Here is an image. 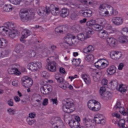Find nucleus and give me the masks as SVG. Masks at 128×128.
<instances>
[{
    "mask_svg": "<svg viewBox=\"0 0 128 128\" xmlns=\"http://www.w3.org/2000/svg\"><path fill=\"white\" fill-rule=\"evenodd\" d=\"M27 122H28V124L30 126H32V124L36 122V120L34 119H30V118H27Z\"/></svg>",
    "mask_w": 128,
    "mask_h": 128,
    "instance_id": "6e6d98bb",
    "label": "nucleus"
},
{
    "mask_svg": "<svg viewBox=\"0 0 128 128\" xmlns=\"http://www.w3.org/2000/svg\"><path fill=\"white\" fill-rule=\"evenodd\" d=\"M83 124H84L86 128H96L94 125L92 124V122L88 118L85 117L83 118Z\"/></svg>",
    "mask_w": 128,
    "mask_h": 128,
    "instance_id": "9d476101",
    "label": "nucleus"
},
{
    "mask_svg": "<svg viewBox=\"0 0 128 128\" xmlns=\"http://www.w3.org/2000/svg\"><path fill=\"white\" fill-rule=\"evenodd\" d=\"M4 12H12V10H14V7H12V6L9 4L6 5L4 8Z\"/></svg>",
    "mask_w": 128,
    "mask_h": 128,
    "instance_id": "c9c22d12",
    "label": "nucleus"
},
{
    "mask_svg": "<svg viewBox=\"0 0 128 128\" xmlns=\"http://www.w3.org/2000/svg\"><path fill=\"white\" fill-rule=\"evenodd\" d=\"M72 30L75 32H80V30H82V26L79 24H75L72 26Z\"/></svg>",
    "mask_w": 128,
    "mask_h": 128,
    "instance_id": "f704fd0d",
    "label": "nucleus"
},
{
    "mask_svg": "<svg viewBox=\"0 0 128 128\" xmlns=\"http://www.w3.org/2000/svg\"><path fill=\"white\" fill-rule=\"evenodd\" d=\"M70 18L72 20H78V14H76V12H73L70 16Z\"/></svg>",
    "mask_w": 128,
    "mask_h": 128,
    "instance_id": "603ef678",
    "label": "nucleus"
},
{
    "mask_svg": "<svg viewBox=\"0 0 128 128\" xmlns=\"http://www.w3.org/2000/svg\"><path fill=\"white\" fill-rule=\"evenodd\" d=\"M106 30H111V32H110V34L114 32V30H112V26L110 24H108V26H106Z\"/></svg>",
    "mask_w": 128,
    "mask_h": 128,
    "instance_id": "13d9d810",
    "label": "nucleus"
},
{
    "mask_svg": "<svg viewBox=\"0 0 128 128\" xmlns=\"http://www.w3.org/2000/svg\"><path fill=\"white\" fill-rule=\"evenodd\" d=\"M92 30H100L102 28V26L98 24H96V22L95 24L93 26L92 28Z\"/></svg>",
    "mask_w": 128,
    "mask_h": 128,
    "instance_id": "49530a36",
    "label": "nucleus"
},
{
    "mask_svg": "<svg viewBox=\"0 0 128 128\" xmlns=\"http://www.w3.org/2000/svg\"><path fill=\"white\" fill-rule=\"evenodd\" d=\"M106 72L108 74L112 76V74H116V68L114 66H110L107 68Z\"/></svg>",
    "mask_w": 128,
    "mask_h": 128,
    "instance_id": "412c9836",
    "label": "nucleus"
},
{
    "mask_svg": "<svg viewBox=\"0 0 128 128\" xmlns=\"http://www.w3.org/2000/svg\"><path fill=\"white\" fill-rule=\"evenodd\" d=\"M92 76L93 78V80H94V82H98L100 80V76L99 75L96 76V72H92Z\"/></svg>",
    "mask_w": 128,
    "mask_h": 128,
    "instance_id": "e433bc0d",
    "label": "nucleus"
},
{
    "mask_svg": "<svg viewBox=\"0 0 128 128\" xmlns=\"http://www.w3.org/2000/svg\"><path fill=\"white\" fill-rule=\"evenodd\" d=\"M6 41L4 38H0V48H6Z\"/></svg>",
    "mask_w": 128,
    "mask_h": 128,
    "instance_id": "79ce46f5",
    "label": "nucleus"
},
{
    "mask_svg": "<svg viewBox=\"0 0 128 128\" xmlns=\"http://www.w3.org/2000/svg\"><path fill=\"white\" fill-rule=\"evenodd\" d=\"M36 52L32 50H28L27 53V56L30 58H34L36 56Z\"/></svg>",
    "mask_w": 128,
    "mask_h": 128,
    "instance_id": "72a5a7b5",
    "label": "nucleus"
},
{
    "mask_svg": "<svg viewBox=\"0 0 128 128\" xmlns=\"http://www.w3.org/2000/svg\"><path fill=\"white\" fill-rule=\"evenodd\" d=\"M10 2L13 4H20L21 0H9Z\"/></svg>",
    "mask_w": 128,
    "mask_h": 128,
    "instance_id": "4d7b16f0",
    "label": "nucleus"
},
{
    "mask_svg": "<svg viewBox=\"0 0 128 128\" xmlns=\"http://www.w3.org/2000/svg\"><path fill=\"white\" fill-rule=\"evenodd\" d=\"M20 16L22 22H26L30 20H32L34 16V14L32 13V16L28 14V10L22 9L20 10Z\"/></svg>",
    "mask_w": 128,
    "mask_h": 128,
    "instance_id": "7ed1b4c3",
    "label": "nucleus"
},
{
    "mask_svg": "<svg viewBox=\"0 0 128 128\" xmlns=\"http://www.w3.org/2000/svg\"><path fill=\"white\" fill-rule=\"evenodd\" d=\"M93 107V108L92 109V112H98V110H100V102L96 101L95 105Z\"/></svg>",
    "mask_w": 128,
    "mask_h": 128,
    "instance_id": "473e14b6",
    "label": "nucleus"
},
{
    "mask_svg": "<svg viewBox=\"0 0 128 128\" xmlns=\"http://www.w3.org/2000/svg\"><path fill=\"white\" fill-rule=\"evenodd\" d=\"M98 10H100V12H101L102 14V16H104L105 15H108V11H106V7L104 6V4H100L98 8Z\"/></svg>",
    "mask_w": 128,
    "mask_h": 128,
    "instance_id": "c85d7f7f",
    "label": "nucleus"
},
{
    "mask_svg": "<svg viewBox=\"0 0 128 128\" xmlns=\"http://www.w3.org/2000/svg\"><path fill=\"white\" fill-rule=\"evenodd\" d=\"M7 104L8 106H14V102L12 101V100H10L7 102Z\"/></svg>",
    "mask_w": 128,
    "mask_h": 128,
    "instance_id": "338daca9",
    "label": "nucleus"
},
{
    "mask_svg": "<svg viewBox=\"0 0 128 128\" xmlns=\"http://www.w3.org/2000/svg\"><path fill=\"white\" fill-rule=\"evenodd\" d=\"M8 54V51L7 50H4L0 52V56H1V58H4V56H6Z\"/></svg>",
    "mask_w": 128,
    "mask_h": 128,
    "instance_id": "de8ad7c7",
    "label": "nucleus"
},
{
    "mask_svg": "<svg viewBox=\"0 0 128 128\" xmlns=\"http://www.w3.org/2000/svg\"><path fill=\"white\" fill-rule=\"evenodd\" d=\"M50 124L54 126V128H64V123L60 117H56L52 119Z\"/></svg>",
    "mask_w": 128,
    "mask_h": 128,
    "instance_id": "20e7f679",
    "label": "nucleus"
},
{
    "mask_svg": "<svg viewBox=\"0 0 128 128\" xmlns=\"http://www.w3.org/2000/svg\"><path fill=\"white\" fill-rule=\"evenodd\" d=\"M38 14H39V16H42L44 14H46V10H44L42 8H40L38 11Z\"/></svg>",
    "mask_w": 128,
    "mask_h": 128,
    "instance_id": "09e8293b",
    "label": "nucleus"
},
{
    "mask_svg": "<svg viewBox=\"0 0 128 128\" xmlns=\"http://www.w3.org/2000/svg\"><path fill=\"white\" fill-rule=\"evenodd\" d=\"M58 82L60 84H64V79L62 77L60 78L59 79L57 80Z\"/></svg>",
    "mask_w": 128,
    "mask_h": 128,
    "instance_id": "e2e57ef3",
    "label": "nucleus"
},
{
    "mask_svg": "<svg viewBox=\"0 0 128 128\" xmlns=\"http://www.w3.org/2000/svg\"><path fill=\"white\" fill-rule=\"evenodd\" d=\"M96 20H92L86 22L87 26H92V28L96 24Z\"/></svg>",
    "mask_w": 128,
    "mask_h": 128,
    "instance_id": "a19ab883",
    "label": "nucleus"
},
{
    "mask_svg": "<svg viewBox=\"0 0 128 128\" xmlns=\"http://www.w3.org/2000/svg\"><path fill=\"white\" fill-rule=\"evenodd\" d=\"M110 84H111L112 86H114V88H116L118 86V81L116 80H113L110 82Z\"/></svg>",
    "mask_w": 128,
    "mask_h": 128,
    "instance_id": "864d4df0",
    "label": "nucleus"
},
{
    "mask_svg": "<svg viewBox=\"0 0 128 128\" xmlns=\"http://www.w3.org/2000/svg\"><path fill=\"white\" fill-rule=\"evenodd\" d=\"M8 32H9V36L11 38H14L20 35V32L16 29L10 30L8 31Z\"/></svg>",
    "mask_w": 128,
    "mask_h": 128,
    "instance_id": "6ab92c4d",
    "label": "nucleus"
},
{
    "mask_svg": "<svg viewBox=\"0 0 128 128\" xmlns=\"http://www.w3.org/2000/svg\"><path fill=\"white\" fill-rule=\"evenodd\" d=\"M118 90L120 92H122V94H124V92H126V87L124 84H120L119 86Z\"/></svg>",
    "mask_w": 128,
    "mask_h": 128,
    "instance_id": "4c0bfd02",
    "label": "nucleus"
},
{
    "mask_svg": "<svg viewBox=\"0 0 128 128\" xmlns=\"http://www.w3.org/2000/svg\"><path fill=\"white\" fill-rule=\"evenodd\" d=\"M87 48L88 49V50L90 52H92L94 50V46H89Z\"/></svg>",
    "mask_w": 128,
    "mask_h": 128,
    "instance_id": "0e129e2a",
    "label": "nucleus"
},
{
    "mask_svg": "<svg viewBox=\"0 0 128 128\" xmlns=\"http://www.w3.org/2000/svg\"><path fill=\"white\" fill-rule=\"evenodd\" d=\"M104 59H100L94 64V66L96 68H104L108 66V64L102 62Z\"/></svg>",
    "mask_w": 128,
    "mask_h": 128,
    "instance_id": "ddd939ff",
    "label": "nucleus"
},
{
    "mask_svg": "<svg viewBox=\"0 0 128 128\" xmlns=\"http://www.w3.org/2000/svg\"><path fill=\"white\" fill-rule=\"evenodd\" d=\"M118 42L121 44H126L128 42V39L125 36H120L118 38Z\"/></svg>",
    "mask_w": 128,
    "mask_h": 128,
    "instance_id": "58836bf2",
    "label": "nucleus"
},
{
    "mask_svg": "<svg viewBox=\"0 0 128 128\" xmlns=\"http://www.w3.org/2000/svg\"><path fill=\"white\" fill-rule=\"evenodd\" d=\"M108 12L110 14L111 16H116L118 12L116 11V10H114V8L112 6H108Z\"/></svg>",
    "mask_w": 128,
    "mask_h": 128,
    "instance_id": "a878e982",
    "label": "nucleus"
},
{
    "mask_svg": "<svg viewBox=\"0 0 128 128\" xmlns=\"http://www.w3.org/2000/svg\"><path fill=\"white\" fill-rule=\"evenodd\" d=\"M83 80L86 84H90V78H84L83 76Z\"/></svg>",
    "mask_w": 128,
    "mask_h": 128,
    "instance_id": "bf43d9fd",
    "label": "nucleus"
},
{
    "mask_svg": "<svg viewBox=\"0 0 128 128\" xmlns=\"http://www.w3.org/2000/svg\"><path fill=\"white\" fill-rule=\"evenodd\" d=\"M94 55L92 54H89L88 55L86 58V60H88V62H90V60H94Z\"/></svg>",
    "mask_w": 128,
    "mask_h": 128,
    "instance_id": "5fc2aeb1",
    "label": "nucleus"
},
{
    "mask_svg": "<svg viewBox=\"0 0 128 128\" xmlns=\"http://www.w3.org/2000/svg\"><path fill=\"white\" fill-rule=\"evenodd\" d=\"M108 44L110 46V48H115L118 44V40L114 38H108L106 40Z\"/></svg>",
    "mask_w": 128,
    "mask_h": 128,
    "instance_id": "4468645a",
    "label": "nucleus"
},
{
    "mask_svg": "<svg viewBox=\"0 0 128 128\" xmlns=\"http://www.w3.org/2000/svg\"><path fill=\"white\" fill-rule=\"evenodd\" d=\"M50 102H52V104H56V106H58V98H51L50 100Z\"/></svg>",
    "mask_w": 128,
    "mask_h": 128,
    "instance_id": "680f3d73",
    "label": "nucleus"
},
{
    "mask_svg": "<svg viewBox=\"0 0 128 128\" xmlns=\"http://www.w3.org/2000/svg\"><path fill=\"white\" fill-rule=\"evenodd\" d=\"M32 34V32L30 30H24L22 32V37L20 39V42H24V38H28V36H30Z\"/></svg>",
    "mask_w": 128,
    "mask_h": 128,
    "instance_id": "f3484780",
    "label": "nucleus"
},
{
    "mask_svg": "<svg viewBox=\"0 0 128 128\" xmlns=\"http://www.w3.org/2000/svg\"><path fill=\"white\" fill-rule=\"evenodd\" d=\"M98 24H100L102 28H104L106 26V20L104 18H99L97 20Z\"/></svg>",
    "mask_w": 128,
    "mask_h": 128,
    "instance_id": "393cba45",
    "label": "nucleus"
},
{
    "mask_svg": "<svg viewBox=\"0 0 128 128\" xmlns=\"http://www.w3.org/2000/svg\"><path fill=\"white\" fill-rule=\"evenodd\" d=\"M102 68H97V69H94L92 71V72H95V74H96V76H102Z\"/></svg>",
    "mask_w": 128,
    "mask_h": 128,
    "instance_id": "c03bdc74",
    "label": "nucleus"
},
{
    "mask_svg": "<svg viewBox=\"0 0 128 128\" xmlns=\"http://www.w3.org/2000/svg\"><path fill=\"white\" fill-rule=\"evenodd\" d=\"M68 30V28L66 27V26H63L62 27V30H60V27L56 28L55 32H57V34H62V32H66Z\"/></svg>",
    "mask_w": 128,
    "mask_h": 128,
    "instance_id": "c756f323",
    "label": "nucleus"
},
{
    "mask_svg": "<svg viewBox=\"0 0 128 128\" xmlns=\"http://www.w3.org/2000/svg\"><path fill=\"white\" fill-rule=\"evenodd\" d=\"M96 100H90L88 101V106L90 110H92V109L94 108V105L96 104Z\"/></svg>",
    "mask_w": 128,
    "mask_h": 128,
    "instance_id": "7c9ffc66",
    "label": "nucleus"
},
{
    "mask_svg": "<svg viewBox=\"0 0 128 128\" xmlns=\"http://www.w3.org/2000/svg\"><path fill=\"white\" fill-rule=\"evenodd\" d=\"M9 114L11 116H14L16 114V110L12 108H10L7 110Z\"/></svg>",
    "mask_w": 128,
    "mask_h": 128,
    "instance_id": "8fccbe9b",
    "label": "nucleus"
},
{
    "mask_svg": "<svg viewBox=\"0 0 128 128\" xmlns=\"http://www.w3.org/2000/svg\"><path fill=\"white\" fill-rule=\"evenodd\" d=\"M63 104L62 110L64 112L67 114H70L74 110V108L72 109V108H74V100L72 98H66L62 101Z\"/></svg>",
    "mask_w": 128,
    "mask_h": 128,
    "instance_id": "f257e3e1",
    "label": "nucleus"
},
{
    "mask_svg": "<svg viewBox=\"0 0 128 128\" xmlns=\"http://www.w3.org/2000/svg\"><path fill=\"white\" fill-rule=\"evenodd\" d=\"M93 120L96 124H106V120L104 118V116L100 114L96 115Z\"/></svg>",
    "mask_w": 128,
    "mask_h": 128,
    "instance_id": "6e6552de",
    "label": "nucleus"
},
{
    "mask_svg": "<svg viewBox=\"0 0 128 128\" xmlns=\"http://www.w3.org/2000/svg\"><path fill=\"white\" fill-rule=\"evenodd\" d=\"M40 92L43 94H48L52 92V86L50 85H44L41 87Z\"/></svg>",
    "mask_w": 128,
    "mask_h": 128,
    "instance_id": "9b49d317",
    "label": "nucleus"
},
{
    "mask_svg": "<svg viewBox=\"0 0 128 128\" xmlns=\"http://www.w3.org/2000/svg\"><path fill=\"white\" fill-rule=\"evenodd\" d=\"M70 37L68 36H67L66 37V41H65V44H70V45L72 44V38L73 40H74L76 38V36L74 35H70Z\"/></svg>",
    "mask_w": 128,
    "mask_h": 128,
    "instance_id": "cd10ccee",
    "label": "nucleus"
},
{
    "mask_svg": "<svg viewBox=\"0 0 128 128\" xmlns=\"http://www.w3.org/2000/svg\"><path fill=\"white\" fill-rule=\"evenodd\" d=\"M39 48L40 50H42V54L44 56H48L50 54V50H48L46 48H44V46H40L39 47Z\"/></svg>",
    "mask_w": 128,
    "mask_h": 128,
    "instance_id": "bb28decb",
    "label": "nucleus"
},
{
    "mask_svg": "<svg viewBox=\"0 0 128 128\" xmlns=\"http://www.w3.org/2000/svg\"><path fill=\"white\" fill-rule=\"evenodd\" d=\"M8 72L10 74H16V76H20V72L16 68H9L8 70Z\"/></svg>",
    "mask_w": 128,
    "mask_h": 128,
    "instance_id": "aec40b11",
    "label": "nucleus"
},
{
    "mask_svg": "<svg viewBox=\"0 0 128 128\" xmlns=\"http://www.w3.org/2000/svg\"><path fill=\"white\" fill-rule=\"evenodd\" d=\"M68 124L72 128H80V123L78 121L70 120L68 122Z\"/></svg>",
    "mask_w": 128,
    "mask_h": 128,
    "instance_id": "5701e85b",
    "label": "nucleus"
},
{
    "mask_svg": "<svg viewBox=\"0 0 128 128\" xmlns=\"http://www.w3.org/2000/svg\"><path fill=\"white\" fill-rule=\"evenodd\" d=\"M77 38L78 40H81V42H84V40H86L90 36L88 34V33H84L78 34Z\"/></svg>",
    "mask_w": 128,
    "mask_h": 128,
    "instance_id": "4be33fe9",
    "label": "nucleus"
},
{
    "mask_svg": "<svg viewBox=\"0 0 128 128\" xmlns=\"http://www.w3.org/2000/svg\"><path fill=\"white\" fill-rule=\"evenodd\" d=\"M67 4L68 6H70V8H82V5L78 4L76 3L74 4L72 2L69 1L68 3H67Z\"/></svg>",
    "mask_w": 128,
    "mask_h": 128,
    "instance_id": "b1692460",
    "label": "nucleus"
},
{
    "mask_svg": "<svg viewBox=\"0 0 128 128\" xmlns=\"http://www.w3.org/2000/svg\"><path fill=\"white\" fill-rule=\"evenodd\" d=\"M112 22L115 26H120L124 23V20L120 17H114L112 19Z\"/></svg>",
    "mask_w": 128,
    "mask_h": 128,
    "instance_id": "2eb2a0df",
    "label": "nucleus"
},
{
    "mask_svg": "<svg viewBox=\"0 0 128 128\" xmlns=\"http://www.w3.org/2000/svg\"><path fill=\"white\" fill-rule=\"evenodd\" d=\"M60 16L62 18H66L68 16V11L66 8H63L60 12Z\"/></svg>",
    "mask_w": 128,
    "mask_h": 128,
    "instance_id": "2f4dec72",
    "label": "nucleus"
},
{
    "mask_svg": "<svg viewBox=\"0 0 128 128\" xmlns=\"http://www.w3.org/2000/svg\"><path fill=\"white\" fill-rule=\"evenodd\" d=\"M36 116V113L31 112L29 114V116L27 118H30V120H32V118H34Z\"/></svg>",
    "mask_w": 128,
    "mask_h": 128,
    "instance_id": "052dcab7",
    "label": "nucleus"
},
{
    "mask_svg": "<svg viewBox=\"0 0 128 128\" xmlns=\"http://www.w3.org/2000/svg\"><path fill=\"white\" fill-rule=\"evenodd\" d=\"M41 76H42L43 78H50V74H48L46 71H44L42 72L41 74Z\"/></svg>",
    "mask_w": 128,
    "mask_h": 128,
    "instance_id": "3c124183",
    "label": "nucleus"
},
{
    "mask_svg": "<svg viewBox=\"0 0 128 128\" xmlns=\"http://www.w3.org/2000/svg\"><path fill=\"white\" fill-rule=\"evenodd\" d=\"M98 36L100 38H102L103 40H106L108 36V32L104 30H100L98 32Z\"/></svg>",
    "mask_w": 128,
    "mask_h": 128,
    "instance_id": "a211bd4d",
    "label": "nucleus"
},
{
    "mask_svg": "<svg viewBox=\"0 0 128 128\" xmlns=\"http://www.w3.org/2000/svg\"><path fill=\"white\" fill-rule=\"evenodd\" d=\"M68 86V84H62V85H60V88H62L63 90H66Z\"/></svg>",
    "mask_w": 128,
    "mask_h": 128,
    "instance_id": "69168bd1",
    "label": "nucleus"
},
{
    "mask_svg": "<svg viewBox=\"0 0 128 128\" xmlns=\"http://www.w3.org/2000/svg\"><path fill=\"white\" fill-rule=\"evenodd\" d=\"M80 59H73L72 60V64L73 66H78L80 64Z\"/></svg>",
    "mask_w": 128,
    "mask_h": 128,
    "instance_id": "ea45409f",
    "label": "nucleus"
},
{
    "mask_svg": "<svg viewBox=\"0 0 128 128\" xmlns=\"http://www.w3.org/2000/svg\"><path fill=\"white\" fill-rule=\"evenodd\" d=\"M50 58L47 59L48 64L46 66V68L49 72H56V63L55 62H50Z\"/></svg>",
    "mask_w": 128,
    "mask_h": 128,
    "instance_id": "423d86ee",
    "label": "nucleus"
},
{
    "mask_svg": "<svg viewBox=\"0 0 128 128\" xmlns=\"http://www.w3.org/2000/svg\"><path fill=\"white\" fill-rule=\"evenodd\" d=\"M42 64L40 62H32L28 64V68L34 72V70H38V68H42Z\"/></svg>",
    "mask_w": 128,
    "mask_h": 128,
    "instance_id": "0eeeda50",
    "label": "nucleus"
},
{
    "mask_svg": "<svg viewBox=\"0 0 128 128\" xmlns=\"http://www.w3.org/2000/svg\"><path fill=\"white\" fill-rule=\"evenodd\" d=\"M24 48V46L22 44H18L16 47V52L19 53L22 52V50Z\"/></svg>",
    "mask_w": 128,
    "mask_h": 128,
    "instance_id": "37998d69",
    "label": "nucleus"
},
{
    "mask_svg": "<svg viewBox=\"0 0 128 128\" xmlns=\"http://www.w3.org/2000/svg\"><path fill=\"white\" fill-rule=\"evenodd\" d=\"M60 74H66V70L64 68H60Z\"/></svg>",
    "mask_w": 128,
    "mask_h": 128,
    "instance_id": "774afa93",
    "label": "nucleus"
},
{
    "mask_svg": "<svg viewBox=\"0 0 128 128\" xmlns=\"http://www.w3.org/2000/svg\"><path fill=\"white\" fill-rule=\"evenodd\" d=\"M0 29L4 32H8L9 30H16V25L14 23L10 22L7 23V26L5 27H1Z\"/></svg>",
    "mask_w": 128,
    "mask_h": 128,
    "instance_id": "1a4fd4ad",
    "label": "nucleus"
},
{
    "mask_svg": "<svg viewBox=\"0 0 128 128\" xmlns=\"http://www.w3.org/2000/svg\"><path fill=\"white\" fill-rule=\"evenodd\" d=\"M79 14L84 18H90L92 16V11L90 10H80Z\"/></svg>",
    "mask_w": 128,
    "mask_h": 128,
    "instance_id": "f8f14e48",
    "label": "nucleus"
},
{
    "mask_svg": "<svg viewBox=\"0 0 128 128\" xmlns=\"http://www.w3.org/2000/svg\"><path fill=\"white\" fill-rule=\"evenodd\" d=\"M21 82L22 86L28 88L27 90L28 92H30V86H32L34 84L32 79L28 76H25L22 78Z\"/></svg>",
    "mask_w": 128,
    "mask_h": 128,
    "instance_id": "f03ea898",
    "label": "nucleus"
},
{
    "mask_svg": "<svg viewBox=\"0 0 128 128\" xmlns=\"http://www.w3.org/2000/svg\"><path fill=\"white\" fill-rule=\"evenodd\" d=\"M110 56L113 60H120L122 58V52L118 51H112Z\"/></svg>",
    "mask_w": 128,
    "mask_h": 128,
    "instance_id": "dca6fc26",
    "label": "nucleus"
},
{
    "mask_svg": "<svg viewBox=\"0 0 128 128\" xmlns=\"http://www.w3.org/2000/svg\"><path fill=\"white\" fill-rule=\"evenodd\" d=\"M106 89L104 87H101L100 89V94L103 100H108L112 98V93L106 92Z\"/></svg>",
    "mask_w": 128,
    "mask_h": 128,
    "instance_id": "39448f33",
    "label": "nucleus"
},
{
    "mask_svg": "<svg viewBox=\"0 0 128 128\" xmlns=\"http://www.w3.org/2000/svg\"><path fill=\"white\" fill-rule=\"evenodd\" d=\"M118 124L120 128H126L124 126V119L120 120Z\"/></svg>",
    "mask_w": 128,
    "mask_h": 128,
    "instance_id": "a18cd8bd",
    "label": "nucleus"
}]
</instances>
